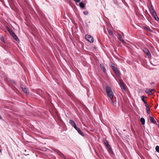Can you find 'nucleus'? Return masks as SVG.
<instances>
[{"label":"nucleus","instance_id":"1","mask_svg":"<svg viewBox=\"0 0 159 159\" xmlns=\"http://www.w3.org/2000/svg\"><path fill=\"white\" fill-rule=\"evenodd\" d=\"M106 92L108 97L110 99H112L113 97V94L111 89L109 86H106L105 87Z\"/></svg>","mask_w":159,"mask_h":159},{"label":"nucleus","instance_id":"2","mask_svg":"<svg viewBox=\"0 0 159 159\" xmlns=\"http://www.w3.org/2000/svg\"><path fill=\"white\" fill-rule=\"evenodd\" d=\"M85 37L87 40L90 43H93V38L91 35L86 34L85 35Z\"/></svg>","mask_w":159,"mask_h":159},{"label":"nucleus","instance_id":"3","mask_svg":"<svg viewBox=\"0 0 159 159\" xmlns=\"http://www.w3.org/2000/svg\"><path fill=\"white\" fill-rule=\"evenodd\" d=\"M119 84L120 85L121 88L123 90H125V84L123 81L121 80H119Z\"/></svg>","mask_w":159,"mask_h":159},{"label":"nucleus","instance_id":"4","mask_svg":"<svg viewBox=\"0 0 159 159\" xmlns=\"http://www.w3.org/2000/svg\"><path fill=\"white\" fill-rule=\"evenodd\" d=\"M144 52L146 54L148 58H150L151 57V55L150 53V52L148 49L145 48L143 49Z\"/></svg>","mask_w":159,"mask_h":159},{"label":"nucleus","instance_id":"5","mask_svg":"<svg viewBox=\"0 0 159 159\" xmlns=\"http://www.w3.org/2000/svg\"><path fill=\"white\" fill-rule=\"evenodd\" d=\"M107 149L108 152H109L110 154L111 155H112L113 154V152L112 151V150L111 147L110 146H109L108 147L106 148Z\"/></svg>","mask_w":159,"mask_h":159},{"label":"nucleus","instance_id":"6","mask_svg":"<svg viewBox=\"0 0 159 159\" xmlns=\"http://www.w3.org/2000/svg\"><path fill=\"white\" fill-rule=\"evenodd\" d=\"M112 67L116 75H119V72L117 68L114 66H112Z\"/></svg>","mask_w":159,"mask_h":159},{"label":"nucleus","instance_id":"7","mask_svg":"<svg viewBox=\"0 0 159 159\" xmlns=\"http://www.w3.org/2000/svg\"><path fill=\"white\" fill-rule=\"evenodd\" d=\"M149 9L151 14L156 12L152 5H150L149 7Z\"/></svg>","mask_w":159,"mask_h":159},{"label":"nucleus","instance_id":"8","mask_svg":"<svg viewBox=\"0 0 159 159\" xmlns=\"http://www.w3.org/2000/svg\"><path fill=\"white\" fill-rule=\"evenodd\" d=\"M152 16L154 17V19L156 20L157 21H158V20H159V18H158L157 14L156 13V12H154V13L152 14Z\"/></svg>","mask_w":159,"mask_h":159},{"label":"nucleus","instance_id":"9","mask_svg":"<svg viewBox=\"0 0 159 159\" xmlns=\"http://www.w3.org/2000/svg\"><path fill=\"white\" fill-rule=\"evenodd\" d=\"M149 119L151 122L152 123H153L154 124H157V123L156 121H155V119H154V118L153 117H152L151 116H149Z\"/></svg>","mask_w":159,"mask_h":159},{"label":"nucleus","instance_id":"10","mask_svg":"<svg viewBox=\"0 0 159 159\" xmlns=\"http://www.w3.org/2000/svg\"><path fill=\"white\" fill-rule=\"evenodd\" d=\"M22 89L24 92L26 94H29L28 89L27 88L24 87H22Z\"/></svg>","mask_w":159,"mask_h":159},{"label":"nucleus","instance_id":"11","mask_svg":"<svg viewBox=\"0 0 159 159\" xmlns=\"http://www.w3.org/2000/svg\"><path fill=\"white\" fill-rule=\"evenodd\" d=\"M118 35V39L120 40V41H122L123 43H125V41L123 40L120 34L119 33H118L117 34Z\"/></svg>","mask_w":159,"mask_h":159},{"label":"nucleus","instance_id":"12","mask_svg":"<svg viewBox=\"0 0 159 159\" xmlns=\"http://www.w3.org/2000/svg\"><path fill=\"white\" fill-rule=\"evenodd\" d=\"M154 90L153 89H146V92L148 94H151L152 91H154Z\"/></svg>","mask_w":159,"mask_h":159},{"label":"nucleus","instance_id":"13","mask_svg":"<svg viewBox=\"0 0 159 159\" xmlns=\"http://www.w3.org/2000/svg\"><path fill=\"white\" fill-rule=\"evenodd\" d=\"M100 66L101 69L102 70H103L104 72H105L106 71V69L105 68L104 65L102 64H101Z\"/></svg>","mask_w":159,"mask_h":159},{"label":"nucleus","instance_id":"14","mask_svg":"<svg viewBox=\"0 0 159 159\" xmlns=\"http://www.w3.org/2000/svg\"><path fill=\"white\" fill-rule=\"evenodd\" d=\"M140 121L142 125H143L144 124L145 120L143 118H141L140 119Z\"/></svg>","mask_w":159,"mask_h":159},{"label":"nucleus","instance_id":"15","mask_svg":"<svg viewBox=\"0 0 159 159\" xmlns=\"http://www.w3.org/2000/svg\"><path fill=\"white\" fill-rule=\"evenodd\" d=\"M104 144H105L106 148H107L110 145L108 143L107 141L105 140L104 141Z\"/></svg>","mask_w":159,"mask_h":159},{"label":"nucleus","instance_id":"16","mask_svg":"<svg viewBox=\"0 0 159 159\" xmlns=\"http://www.w3.org/2000/svg\"><path fill=\"white\" fill-rule=\"evenodd\" d=\"M14 39L16 41H17L18 40V39L16 34L14 33L13 35H12Z\"/></svg>","mask_w":159,"mask_h":159},{"label":"nucleus","instance_id":"17","mask_svg":"<svg viewBox=\"0 0 159 159\" xmlns=\"http://www.w3.org/2000/svg\"><path fill=\"white\" fill-rule=\"evenodd\" d=\"M7 30L9 32L10 34L12 35H13L15 33L12 31L8 27H7Z\"/></svg>","mask_w":159,"mask_h":159},{"label":"nucleus","instance_id":"18","mask_svg":"<svg viewBox=\"0 0 159 159\" xmlns=\"http://www.w3.org/2000/svg\"><path fill=\"white\" fill-rule=\"evenodd\" d=\"M80 7L82 8H84V4L82 2H81L79 3Z\"/></svg>","mask_w":159,"mask_h":159},{"label":"nucleus","instance_id":"19","mask_svg":"<svg viewBox=\"0 0 159 159\" xmlns=\"http://www.w3.org/2000/svg\"><path fill=\"white\" fill-rule=\"evenodd\" d=\"M78 133L82 136H84V134L83 132L79 129L78 131H77Z\"/></svg>","mask_w":159,"mask_h":159},{"label":"nucleus","instance_id":"20","mask_svg":"<svg viewBox=\"0 0 159 159\" xmlns=\"http://www.w3.org/2000/svg\"><path fill=\"white\" fill-rule=\"evenodd\" d=\"M144 28L146 30H148L150 32H152V30H151V29L149 27H144Z\"/></svg>","mask_w":159,"mask_h":159},{"label":"nucleus","instance_id":"21","mask_svg":"<svg viewBox=\"0 0 159 159\" xmlns=\"http://www.w3.org/2000/svg\"><path fill=\"white\" fill-rule=\"evenodd\" d=\"M69 122L71 125H73V124H74L75 123V122L72 120H70L69 121Z\"/></svg>","mask_w":159,"mask_h":159},{"label":"nucleus","instance_id":"22","mask_svg":"<svg viewBox=\"0 0 159 159\" xmlns=\"http://www.w3.org/2000/svg\"><path fill=\"white\" fill-rule=\"evenodd\" d=\"M155 149L156 151L158 152H159V146H157L156 147Z\"/></svg>","mask_w":159,"mask_h":159},{"label":"nucleus","instance_id":"23","mask_svg":"<svg viewBox=\"0 0 159 159\" xmlns=\"http://www.w3.org/2000/svg\"><path fill=\"white\" fill-rule=\"evenodd\" d=\"M108 33L110 35H113V33L112 32V31L110 30H108Z\"/></svg>","mask_w":159,"mask_h":159},{"label":"nucleus","instance_id":"24","mask_svg":"<svg viewBox=\"0 0 159 159\" xmlns=\"http://www.w3.org/2000/svg\"><path fill=\"white\" fill-rule=\"evenodd\" d=\"M145 97L143 96H141V99L142 101L144 102H145L144 100Z\"/></svg>","mask_w":159,"mask_h":159},{"label":"nucleus","instance_id":"25","mask_svg":"<svg viewBox=\"0 0 159 159\" xmlns=\"http://www.w3.org/2000/svg\"><path fill=\"white\" fill-rule=\"evenodd\" d=\"M146 111H147V112L148 113V114H149L150 113V111L149 108V107L146 108Z\"/></svg>","mask_w":159,"mask_h":159},{"label":"nucleus","instance_id":"26","mask_svg":"<svg viewBox=\"0 0 159 159\" xmlns=\"http://www.w3.org/2000/svg\"><path fill=\"white\" fill-rule=\"evenodd\" d=\"M111 99V101H110V102L113 105H115V102H114V101L113 100H112V99Z\"/></svg>","mask_w":159,"mask_h":159},{"label":"nucleus","instance_id":"27","mask_svg":"<svg viewBox=\"0 0 159 159\" xmlns=\"http://www.w3.org/2000/svg\"><path fill=\"white\" fill-rule=\"evenodd\" d=\"M77 131H78V130L80 129L79 128H78L77 127V126H75V127L74 128Z\"/></svg>","mask_w":159,"mask_h":159},{"label":"nucleus","instance_id":"28","mask_svg":"<svg viewBox=\"0 0 159 159\" xmlns=\"http://www.w3.org/2000/svg\"><path fill=\"white\" fill-rule=\"evenodd\" d=\"M83 13H84V14L86 15H87L88 13V12L87 11H84Z\"/></svg>","mask_w":159,"mask_h":159},{"label":"nucleus","instance_id":"29","mask_svg":"<svg viewBox=\"0 0 159 159\" xmlns=\"http://www.w3.org/2000/svg\"><path fill=\"white\" fill-rule=\"evenodd\" d=\"M73 127H74V128L75 127V126H76V124H75V123L74 124H73V125H72Z\"/></svg>","mask_w":159,"mask_h":159},{"label":"nucleus","instance_id":"30","mask_svg":"<svg viewBox=\"0 0 159 159\" xmlns=\"http://www.w3.org/2000/svg\"><path fill=\"white\" fill-rule=\"evenodd\" d=\"M145 106L146 107V108H148V103L145 104Z\"/></svg>","mask_w":159,"mask_h":159},{"label":"nucleus","instance_id":"31","mask_svg":"<svg viewBox=\"0 0 159 159\" xmlns=\"http://www.w3.org/2000/svg\"><path fill=\"white\" fill-rule=\"evenodd\" d=\"M59 155H60L61 157H62V156H63V155L62 153H60V154H59Z\"/></svg>","mask_w":159,"mask_h":159},{"label":"nucleus","instance_id":"32","mask_svg":"<svg viewBox=\"0 0 159 159\" xmlns=\"http://www.w3.org/2000/svg\"><path fill=\"white\" fill-rule=\"evenodd\" d=\"M1 40L2 41H3V38H1Z\"/></svg>","mask_w":159,"mask_h":159},{"label":"nucleus","instance_id":"33","mask_svg":"<svg viewBox=\"0 0 159 159\" xmlns=\"http://www.w3.org/2000/svg\"><path fill=\"white\" fill-rule=\"evenodd\" d=\"M144 103L145 104H146L147 103V102L146 101L145 102H144Z\"/></svg>","mask_w":159,"mask_h":159},{"label":"nucleus","instance_id":"34","mask_svg":"<svg viewBox=\"0 0 159 159\" xmlns=\"http://www.w3.org/2000/svg\"><path fill=\"white\" fill-rule=\"evenodd\" d=\"M0 152H2V150L0 149Z\"/></svg>","mask_w":159,"mask_h":159},{"label":"nucleus","instance_id":"35","mask_svg":"<svg viewBox=\"0 0 159 159\" xmlns=\"http://www.w3.org/2000/svg\"><path fill=\"white\" fill-rule=\"evenodd\" d=\"M0 118L1 119H2L1 117V116H0Z\"/></svg>","mask_w":159,"mask_h":159}]
</instances>
